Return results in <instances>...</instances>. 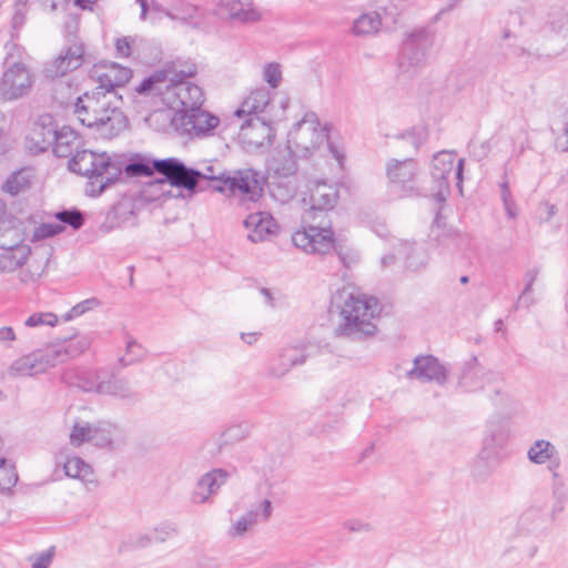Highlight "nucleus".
<instances>
[{"instance_id":"13","label":"nucleus","mask_w":568,"mask_h":568,"mask_svg":"<svg viewBox=\"0 0 568 568\" xmlns=\"http://www.w3.org/2000/svg\"><path fill=\"white\" fill-rule=\"evenodd\" d=\"M90 77L99 83L97 90L116 94L115 88L123 87L129 82L132 78V70L115 62H102L93 65Z\"/></svg>"},{"instance_id":"53","label":"nucleus","mask_w":568,"mask_h":568,"mask_svg":"<svg viewBox=\"0 0 568 568\" xmlns=\"http://www.w3.org/2000/svg\"><path fill=\"white\" fill-rule=\"evenodd\" d=\"M166 16L172 20L186 22L197 16V8L191 4H185L182 8H174L173 11H168Z\"/></svg>"},{"instance_id":"11","label":"nucleus","mask_w":568,"mask_h":568,"mask_svg":"<svg viewBox=\"0 0 568 568\" xmlns=\"http://www.w3.org/2000/svg\"><path fill=\"white\" fill-rule=\"evenodd\" d=\"M34 82L31 71L21 62L8 67L0 79V98L13 101L27 95Z\"/></svg>"},{"instance_id":"36","label":"nucleus","mask_w":568,"mask_h":568,"mask_svg":"<svg viewBox=\"0 0 568 568\" xmlns=\"http://www.w3.org/2000/svg\"><path fill=\"white\" fill-rule=\"evenodd\" d=\"M52 353V348L49 344L43 348L36 349L28 354L29 377L44 374L47 371L58 365Z\"/></svg>"},{"instance_id":"54","label":"nucleus","mask_w":568,"mask_h":568,"mask_svg":"<svg viewBox=\"0 0 568 568\" xmlns=\"http://www.w3.org/2000/svg\"><path fill=\"white\" fill-rule=\"evenodd\" d=\"M54 556V547L29 558L32 568H49Z\"/></svg>"},{"instance_id":"25","label":"nucleus","mask_w":568,"mask_h":568,"mask_svg":"<svg viewBox=\"0 0 568 568\" xmlns=\"http://www.w3.org/2000/svg\"><path fill=\"white\" fill-rule=\"evenodd\" d=\"M493 373L483 367L476 357L464 364L458 377V386L465 392H476L490 381Z\"/></svg>"},{"instance_id":"51","label":"nucleus","mask_w":568,"mask_h":568,"mask_svg":"<svg viewBox=\"0 0 568 568\" xmlns=\"http://www.w3.org/2000/svg\"><path fill=\"white\" fill-rule=\"evenodd\" d=\"M29 362L28 354L22 355L14 359L8 368V375L10 377H29Z\"/></svg>"},{"instance_id":"40","label":"nucleus","mask_w":568,"mask_h":568,"mask_svg":"<svg viewBox=\"0 0 568 568\" xmlns=\"http://www.w3.org/2000/svg\"><path fill=\"white\" fill-rule=\"evenodd\" d=\"M146 356V349L133 337L125 339V354L118 358V368L123 369L135 363L143 361Z\"/></svg>"},{"instance_id":"16","label":"nucleus","mask_w":568,"mask_h":568,"mask_svg":"<svg viewBox=\"0 0 568 568\" xmlns=\"http://www.w3.org/2000/svg\"><path fill=\"white\" fill-rule=\"evenodd\" d=\"M106 375L100 369L72 367L63 371L62 382L85 393L102 395Z\"/></svg>"},{"instance_id":"17","label":"nucleus","mask_w":568,"mask_h":568,"mask_svg":"<svg viewBox=\"0 0 568 568\" xmlns=\"http://www.w3.org/2000/svg\"><path fill=\"white\" fill-rule=\"evenodd\" d=\"M455 165V154L448 151H440L432 160V179L436 184L434 195L437 201H444L449 192V175Z\"/></svg>"},{"instance_id":"20","label":"nucleus","mask_w":568,"mask_h":568,"mask_svg":"<svg viewBox=\"0 0 568 568\" xmlns=\"http://www.w3.org/2000/svg\"><path fill=\"white\" fill-rule=\"evenodd\" d=\"M217 13L241 23H255L261 20V13L254 7L253 0H219Z\"/></svg>"},{"instance_id":"48","label":"nucleus","mask_w":568,"mask_h":568,"mask_svg":"<svg viewBox=\"0 0 568 568\" xmlns=\"http://www.w3.org/2000/svg\"><path fill=\"white\" fill-rule=\"evenodd\" d=\"M64 229V225H62L61 223H42L34 227L31 241L37 242L52 237L54 235L62 233Z\"/></svg>"},{"instance_id":"28","label":"nucleus","mask_w":568,"mask_h":568,"mask_svg":"<svg viewBox=\"0 0 568 568\" xmlns=\"http://www.w3.org/2000/svg\"><path fill=\"white\" fill-rule=\"evenodd\" d=\"M244 226L248 231L247 239L253 243L265 241L277 227L275 220L264 212L250 214L244 220Z\"/></svg>"},{"instance_id":"47","label":"nucleus","mask_w":568,"mask_h":568,"mask_svg":"<svg viewBox=\"0 0 568 568\" xmlns=\"http://www.w3.org/2000/svg\"><path fill=\"white\" fill-rule=\"evenodd\" d=\"M55 219L63 224L71 226L73 230H79L84 224V215L77 209L62 210L55 213Z\"/></svg>"},{"instance_id":"23","label":"nucleus","mask_w":568,"mask_h":568,"mask_svg":"<svg viewBox=\"0 0 568 568\" xmlns=\"http://www.w3.org/2000/svg\"><path fill=\"white\" fill-rule=\"evenodd\" d=\"M93 342V337L89 334H77L71 338L62 342L50 344L52 354L54 355L58 365L65 363L71 358H75L88 351Z\"/></svg>"},{"instance_id":"10","label":"nucleus","mask_w":568,"mask_h":568,"mask_svg":"<svg viewBox=\"0 0 568 568\" xmlns=\"http://www.w3.org/2000/svg\"><path fill=\"white\" fill-rule=\"evenodd\" d=\"M174 129L190 138L209 135L220 123V119L197 106L189 112H175L171 120Z\"/></svg>"},{"instance_id":"44","label":"nucleus","mask_w":568,"mask_h":568,"mask_svg":"<svg viewBox=\"0 0 568 568\" xmlns=\"http://www.w3.org/2000/svg\"><path fill=\"white\" fill-rule=\"evenodd\" d=\"M18 481V474L13 465L3 457L0 458V490L9 493Z\"/></svg>"},{"instance_id":"32","label":"nucleus","mask_w":568,"mask_h":568,"mask_svg":"<svg viewBox=\"0 0 568 568\" xmlns=\"http://www.w3.org/2000/svg\"><path fill=\"white\" fill-rule=\"evenodd\" d=\"M499 448L483 442V448L473 464V475L477 478L488 477L499 464Z\"/></svg>"},{"instance_id":"38","label":"nucleus","mask_w":568,"mask_h":568,"mask_svg":"<svg viewBox=\"0 0 568 568\" xmlns=\"http://www.w3.org/2000/svg\"><path fill=\"white\" fill-rule=\"evenodd\" d=\"M33 178L34 172L31 168H22L7 179L3 190L11 195H18L30 187Z\"/></svg>"},{"instance_id":"56","label":"nucleus","mask_w":568,"mask_h":568,"mask_svg":"<svg viewBox=\"0 0 568 568\" xmlns=\"http://www.w3.org/2000/svg\"><path fill=\"white\" fill-rule=\"evenodd\" d=\"M245 437L243 429L239 425L226 428L221 435V445H227L233 442L242 440Z\"/></svg>"},{"instance_id":"61","label":"nucleus","mask_w":568,"mask_h":568,"mask_svg":"<svg viewBox=\"0 0 568 568\" xmlns=\"http://www.w3.org/2000/svg\"><path fill=\"white\" fill-rule=\"evenodd\" d=\"M16 334L12 329V327L4 326L0 328V342H9L14 341Z\"/></svg>"},{"instance_id":"41","label":"nucleus","mask_w":568,"mask_h":568,"mask_svg":"<svg viewBox=\"0 0 568 568\" xmlns=\"http://www.w3.org/2000/svg\"><path fill=\"white\" fill-rule=\"evenodd\" d=\"M63 469L68 477L77 478L83 481H91V466L78 456L67 458L63 464Z\"/></svg>"},{"instance_id":"52","label":"nucleus","mask_w":568,"mask_h":568,"mask_svg":"<svg viewBox=\"0 0 568 568\" xmlns=\"http://www.w3.org/2000/svg\"><path fill=\"white\" fill-rule=\"evenodd\" d=\"M507 442V434L504 428L499 425L493 426L489 429V434L484 438V443L503 448Z\"/></svg>"},{"instance_id":"21","label":"nucleus","mask_w":568,"mask_h":568,"mask_svg":"<svg viewBox=\"0 0 568 568\" xmlns=\"http://www.w3.org/2000/svg\"><path fill=\"white\" fill-rule=\"evenodd\" d=\"M54 129L50 118L34 122L26 138L27 151L33 155L45 152L53 144Z\"/></svg>"},{"instance_id":"6","label":"nucleus","mask_w":568,"mask_h":568,"mask_svg":"<svg viewBox=\"0 0 568 568\" xmlns=\"http://www.w3.org/2000/svg\"><path fill=\"white\" fill-rule=\"evenodd\" d=\"M389 192L396 197L424 195L419 186L420 169L414 159H390L386 163Z\"/></svg>"},{"instance_id":"57","label":"nucleus","mask_w":568,"mask_h":568,"mask_svg":"<svg viewBox=\"0 0 568 568\" xmlns=\"http://www.w3.org/2000/svg\"><path fill=\"white\" fill-rule=\"evenodd\" d=\"M552 497L556 501L566 503L567 494L561 477L558 475V479L552 481Z\"/></svg>"},{"instance_id":"3","label":"nucleus","mask_w":568,"mask_h":568,"mask_svg":"<svg viewBox=\"0 0 568 568\" xmlns=\"http://www.w3.org/2000/svg\"><path fill=\"white\" fill-rule=\"evenodd\" d=\"M121 98L94 89L78 98L74 114L80 123L104 139L119 135L128 126V119L120 108Z\"/></svg>"},{"instance_id":"2","label":"nucleus","mask_w":568,"mask_h":568,"mask_svg":"<svg viewBox=\"0 0 568 568\" xmlns=\"http://www.w3.org/2000/svg\"><path fill=\"white\" fill-rule=\"evenodd\" d=\"M196 72V65L192 62H174L169 68L144 79L136 88V92L160 95L168 108L175 112H189L191 109L202 106L204 102L202 88L186 80L194 77Z\"/></svg>"},{"instance_id":"31","label":"nucleus","mask_w":568,"mask_h":568,"mask_svg":"<svg viewBox=\"0 0 568 568\" xmlns=\"http://www.w3.org/2000/svg\"><path fill=\"white\" fill-rule=\"evenodd\" d=\"M53 153L58 158H72L80 151L81 138L69 126L60 130L54 129Z\"/></svg>"},{"instance_id":"63","label":"nucleus","mask_w":568,"mask_h":568,"mask_svg":"<svg viewBox=\"0 0 568 568\" xmlns=\"http://www.w3.org/2000/svg\"><path fill=\"white\" fill-rule=\"evenodd\" d=\"M260 334L258 333H242L241 339L247 345H253L257 342Z\"/></svg>"},{"instance_id":"34","label":"nucleus","mask_w":568,"mask_h":568,"mask_svg":"<svg viewBox=\"0 0 568 568\" xmlns=\"http://www.w3.org/2000/svg\"><path fill=\"white\" fill-rule=\"evenodd\" d=\"M30 253V246L22 243L2 247L0 253V273H11L21 267Z\"/></svg>"},{"instance_id":"7","label":"nucleus","mask_w":568,"mask_h":568,"mask_svg":"<svg viewBox=\"0 0 568 568\" xmlns=\"http://www.w3.org/2000/svg\"><path fill=\"white\" fill-rule=\"evenodd\" d=\"M327 140L326 130L320 125L316 114L310 112L290 131L287 146L296 156L308 158Z\"/></svg>"},{"instance_id":"27","label":"nucleus","mask_w":568,"mask_h":568,"mask_svg":"<svg viewBox=\"0 0 568 568\" xmlns=\"http://www.w3.org/2000/svg\"><path fill=\"white\" fill-rule=\"evenodd\" d=\"M272 514V504L264 499L258 506L245 513L229 530L231 537L244 536L258 521H266Z\"/></svg>"},{"instance_id":"30","label":"nucleus","mask_w":568,"mask_h":568,"mask_svg":"<svg viewBox=\"0 0 568 568\" xmlns=\"http://www.w3.org/2000/svg\"><path fill=\"white\" fill-rule=\"evenodd\" d=\"M186 170L192 171L193 174L190 176V185L182 186L183 189L195 191L201 180H207L211 182V187L213 190L223 192V183L229 171L222 169L219 162L207 164L203 168V170H195L187 166Z\"/></svg>"},{"instance_id":"33","label":"nucleus","mask_w":568,"mask_h":568,"mask_svg":"<svg viewBox=\"0 0 568 568\" xmlns=\"http://www.w3.org/2000/svg\"><path fill=\"white\" fill-rule=\"evenodd\" d=\"M102 395H109L126 403H135L140 399V393L125 377H105L104 387L102 388Z\"/></svg>"},{"instance_id":"55","label":"nucleus","mask_w":568,"mask_h":568,"mask_svg":"<svg viewBox=\"0 0 568 568\" xmlns=\"http://www.w3.org/2000/svg\"><path fill=\"white\" fill-rule=\"evenodd\" d=\"M100 305V301L97 297H91L88 300H84L77 305H74L70 312H69V318L78 317L82 314H84L88 311L93 310L94 307Z\"/></svg>"},{"instance_id":"1","label":"nucleus","mask_w":568,"mask_h":568,"mask_svg":"<svg viewBox=\"0 0 568 568\" xmlns=\"http://www.w3.org/2000/svg\"><path fill=\"white\" fill-rule=\"evenodd\" d=\"M338 201L335 185L317 182L311 190L310 197L303 199L304 209L302 221L307 227L292 235L293 244L307 254L325 255L335 251L345 267H349L354 258L344 252V246L334 239L329 224L324 222L327 212L332 211Z\"/></svg>"},{"instance_id":"26","label":"nucleus","mask_w":568,"mask_h":568,"mask_svg":"<svg viewBox=\"0 0 568 568\" xmlns=\"http://www.w3.org/2000/svg\"><path fill=\"white\" fill-rule=\"evenodd\" d=\"M529 462L536 465L548 464L552 479H558L557 468L560 465L559 453L554 444L546 439H537L527 452Z\"/></svg>"},{"instance_id":"19","label":"nucleus","mask_w":568,"mask_h":568,"mask_svg":"<svg viewBox=\"0 0 568 568\" xmlns=\"http://www.w3.org/2000/svg\"><path fill=\"white\" fill-rule=\"evenodd\" d=\"M274 129L261 116H252L241 125L240 138L248 148H263L272 143Z\"/></svg>"},{"instance_id":"37","label":"nucleus","mask_w":568,"mask_h":568,"mask_svg":"<svg viewBox=\"0 0 568 568\" xmlns=\"http://www.w3.org/2000/svg\"><path fill=\"white\" fill-rule=\"evenodd\" d=\"M399 253L405 257L406 268L413 272L425 268L428 263V255L426 251L415 243H402Z\"/></svg>"},{"instance_id":"29","label":"nucleus","mask_w":568,"mask_h":568,"mask_svg":"<svg viewBox=\"0 0 568 568\" xmlns=\"http://www.w3.org/2000/svg\"><path fill=\"white\" fill-rule=\"evenodd\" d=\"M92 437L89 443L100 448L113 447L125 443L124 432L109 422L93 423Z\"/></svg>"},{"instance_id":"24","label":"nucleus","mask_w":568,"mask_h":568,"mask_svg":"<svg viewBox=\"0 0 568 568\" xmlns=\"http://www.w3.org/2000/svg\"><path fill=\"white\" fill-rule=\"evenodd\" d=\"M227 478L229 473L222 468H216L204 474L197 480L195 489L192 493V501L199 505L209 501L210 497L217 493L226 483Z\"/></svg>"},{"instance_id":"39","label":"nucleus","mask_w":568,"mask_h":568,"mask_svg":"<svg viewBox=\"0 0 568 568\" xmlns=\"http://www.w3.org/2000/svg\"><path fill=\"white\" fill-rule=\"evenodd\" d=\"M295 156L293 150L286 146L272 159L271 169L280 176H291L297 170Z\"/></svg>"},{"instance_id":"45","label":"nucleus","mask_w":568,"mask_h":568,"mask_svg":"<svg viewBox=\"0 0 568 568\" xmlns=\"http://www.w3.org/2000/svg\"><path fill=\"white\" fill-rule=\"evenodd\" d=\"M538 274H539V270L537 267L529 268L525 272L524 278H525L526 285L517 300L516 307H520V306L529 307L532 304H535V300L532 297H530L529 295L532 291V285L535 283V281L537 280Z\"/></svg>"},{"instance_id":"50","label":"nucleus","mask_w":568,"mask_h":568,"mask_svg":"<svg viewBox=\"0 0 568 568\" xmlns=\"http://www.w3.org/2000/svg\"><path fill=\"white\" fill-rule=\"evenodd\" d=\"M58 323V316L53 313H34L30 315L24 325L28 327H39V326H54Z\"/></svg>"},{"instance_id":"43","label":"nucleus","mask_w":568,"mask_h":568,"mask_svg":"<svg viewBox=\"0 0 568 568\" xmlns=\"http://www.w3.org/2000/svg\"><path fill=\"white\" fill-rule=\"evenodd\" d=\"M92 428L93 423L75 420L70 433V443L77 447L84 443H89L93 435Z\"/></svg>"},{"instance_id":"14","label":"nucleus","mask_w":568,"mask_h":568,"mask_svg":"<svg viewBox=\"0 0 568 568\" xmlns=\"http://www.w3.org/2000/svg\"><path fill=\"white\" fill-rule=\"evenodd\" d=\"M307 354L298 346H285L273 355L266 364V375L271 378H283L294 366L303 365Z\"/></svg>"},{"instance_id":"64","label":"nucleus","mask_w":568,"mask_h":568,"mask_svg":"<svg viewBox=\"0 0 568 568\" xmlns=\"http://www.w3.org/2000/svg\"><path fill=\"white\" fill-rule=\"evenodd\" d=\"M464 159H459L456 165L455 178L457 179V185L462 187L463 172H464Z\"/></svg>"},{"instance_id":"18","label":"nucleus","mask_w":568,"mask_h":568,"mask_svg":"<svg viewBox=\"0 0 568 568\" xmlns=\"http://www.w3.org/2000/svg\"><path fill=\"white\" fill-rule=\"evenodd\" d=\"M407 377L423 383L435 382L438 385H444L448 378V371L432 355L417 356L414 359L413 368L407 372Z\"/></svg>"},{"instance_id":"4","label":"nucleus","mask_w":568,"mask_h":568,"mask_svg":"<svg viewBox=\"0 0 568 568\" xmlns=\"http://www.w3.org/2000/svg\"><path fill=\"white\" fill-rule=\"evenodd\" d=\"M121 173L124 172L129 178L151 176L154 172L163 175L149 183L145 193L154 187L166 186H189L192 171L186 170V165L176 158L152 160L144 154H133L129 161L121 165Z\"/></svg>"},{"instance_id":"22","label":"nucleus","mask_w":568,"mask_h":568,"mask_svg":"<svg viewBox=\"0 0 568 568\" xmlns=\"http://www.w3.org/2000/svg\"><path fill=\"white\" fill-rule=\"evenodd\" d=\"M84 49L82 44L73 43L62 51L50 65L47 67L48 77H63L69 71H73L83 63Z\"/></svg>"},{"instance_id":"5","label":"nucleus","mask_w":568,"mask_h":568,"mask_svg":"<svg viewBox=\"0 0 568 568\" xmlns=\"http://www.w3.org/2000/svg\"><path fill=\"white\" fill-rule=\"evenodd\" d=\"M378 301L365 294L348 293L341 307L343 322L336 335L351 339H362L376 333L375 317L379 314Z\"/></svg>"},{"instance_id":"12","label":"nucleus","mask_w":568,"mask_h":568,"mask_svg":"<svg viewBox=\"0 0 568 568\" xmlns=\"http://www.w3.org/2000/svg\"><path fill=\"white\" fill-rule=\"evenodd\" d=\"M223 192L237 195L242 201L255 202L262 192L258 173L252 169L229 171L223 183Z\"/></svg>"},{"instance_id":"58","label":"nucleus","mask_w":568,"mask_h":568,"mask_svg":"<svg viewBox=\"0 0 568 568\" xmlns=\"http://www.w3.org/2000/svg\"><path fill=\"white\" fill-rule=\"evenodd\" d=\"M132 40L128 37L118 39L115 42V49L119 55L129 57L131 53Z\"/></svg>"},{"instance_id":"15","label":"nucleus","mask_w":568,"mask_h":568,"mask_svg":"<svg viewBox=\"0 0 568 568\" xmlns=\"http://www.w3.org/2000/svg\"><path fill=\"white\" fill-rule=\"evenodd\" d=\"M383 13L378 11L364 13L353 23V31L357 36H368L376 33L381 27L390 29L398 22L399 12L395 6L381 7Z\"/></svg>"},{"instance_id":"46","label":"nucleus","mask_w":568,"mask_h":568,"mask_svg":"<svg viewBox=\"0 0 568 568\" xmlns=\"http://www.w3.org/2000/svg\"><path fill=\"white\" fill-rule=\"evenodd\" d=\"M87 176L89 179V182L85 189V193L91 197L99 196L109 185L115 182L108 181V174L102 172Z\"/></svg>"},{"instance_id":"42","label":"nucleus","mask_w":568,"mask_h":568,"mask_svg":"<svg viewBox=\"0 0 568 568\" xmlns=\"http://www.w3.org/2000/svg\"><path fill=\"white\" fill-rule=\"evenodd\" d=\"M178 534V526L173 523H166L155 528L151 535L140 536L135 541L136 546L145 547L151 542H164L170 537Z\"/></svg>"},{"instance_id":"60","label":"nucleus","mask_w":568,"mask_h":568,"mask_svg":"<svg viewBox=\"0 0 568 568\" xmlns=\"http://www.w3.org/2000/svg\"><path fill=\"white\" fill-rule=\"evenodd\" d=\"M345 527L351 531H368L371 529L369 524L362 523L359 520L346 521Z\"/></svg>"},{"instance_id":"59","label":"nucleus","mask_w":568,"mask_h":568,"mask_svg":"<svg viewBox=\"0 0 568 568\" xmlns=\"http://www.w3.org/2000/svg\"><path fill=\"white\" fill-rule=\"evenodd\" d=\"M164 186H160V187H154L152 189L151 191H149L148 193L146 190L149 189V185L143 190V196L146 199V200H151V201H155V200H160L161 197L165 196V192L162 190Z\"/></svg>"},{"instance_id":"49","label":"nucleus","mask_w":568,"mask_h":568,"mask_svg":"<svg viewBox=\"0 0 568 568\" xmlns=\"http://www.w3.org/2000/svg\"><path fill=\"white\" fill-rule=\"evenodd\" d=\"M263 80L272 89H277L282 81V67L277 62H268L263 67Z\"/></svg>"},{"instance_id":"62","label":"nucleus","mask_w":568,"mask_h":568,"mask_svg":"<svg viewBox=\"0 0 568 568\" xmlns=\"http://www.w3.org/2000/svg\"><path fill=\"white\" fill-rule=\"evenodd\" d=\"M503 202H504V206H505L507 216L509 219L516 217V215H517L516 205H515V202L513 201V199H508Z\"/></svg>"},{"instance_id":"9","label":"nucleus","mask_w":568,"mask_h":568,"mask_svg":"<svg viewBox=\"0 0 568 568\" xmlns=\"http://www.w3.org/2000/svg\"><path fill=\"white\" fill-rule=\"evenodd\" d=\"M69 169L83 176L106 173L108 181H118L121 176L119 163L113 162L105 153L97 154L89 150L77 151L69 161Z\"/></svg>"},{"instance_id":"35","label":"nucleus","mask_w":568,"mask_h":568,"mask_svg":"<svg viewBox=\"0 0 568 568\" xmlns=\"http://www.w3.org/2000/svg\"><path fill=\"white\" fill-rule=\"evenodd\" d=\"M271 101V92L266 88H257L253 90L242 102L234 115L242 118L243 114L255 115L263 112Z\"/></svg>"},{"instance_id":"8","label":"nucleus","mask_w":568,"mask_h":568,"mask_svg":"<svg viewBox=\"0 0 568 568\" xmlns=\"http://www.w3.org/2000/svg\"><path fill=\"white\" fill-rule=\"evenodd\" d=\"M433 47V37L426 30L409 33L403 41L398 57V69L402 74L412 77L427 61L428 51Z\"/></svg>"}]
</instances>
